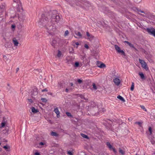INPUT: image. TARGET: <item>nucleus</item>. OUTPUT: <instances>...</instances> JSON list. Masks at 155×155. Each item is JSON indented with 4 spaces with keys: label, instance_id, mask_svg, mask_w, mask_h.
Returning <instances> with one entry per match:
<instances>
[{
    "label": "nucleus",
    "instance_id": "nucleus-1",
    "mask_svg": "<svg viewBox=\"0 0 155 155\" xmlns=\"http://www.w3.org/2000/svg\"><path fill=\"white\" fill-rule=\"evenodd\" d=\"M61 17L57 15L56 11H50L42 15L38 22L39 25L40 27L44 26L47 32L49 34H51L52 31L55 29L56 23H58Z\"/></svg>",
    "mask_w": 155,
    "mask_h": 155
},
{
    "label": "nucleus",
    "instance_id": "nucleus-2",
    "mask_svg": "<svg viewBox=\"0 0 155 155\" xmlns=\"http://www.w3.org/2000/svg\"><path fill=\"white\" fill-rule=\"evenodd\" d=\"M149 34L155 37V29L152 27L150 28H147L146 30Z\"/></svg>",
    "mask_w": 155,
    "mask_h": 155
},
{
    "label": "nucleus",
    "instance_id": "nucleus-3",
    "mask_svg": "<svg viewBox=\"0 0 155 155\" xmlns=\"http://www.w3.org/2000/svg\"><path fill=\"white\" fill-rule=\"evenodd\" d=\"M115 48L116 50L119 53H121L122 55H123L125 56L126 55L125 53L122 50L120 49V48L117 45H115Z\"/></svg>",
    "mask_w": 155,
    "mask_h": 155
},
{
    "label": "nucleus",
    "instance_id": "nucleus-4",
    "mask_svg": "<svg viewBox=\"0 0 155 155\" xmlns=\"http://www.w3.org/2000/svg\"><path fill=\"white\" fill-rule=\"evenodd\" d=\"M106 144L110 150H112L115 153L117 152L115 149L112 146L109 142H107Z\"/></svg>",
    "mask_w": 155,
    "mask_h": 155
},
{
    "label": "nucleus",
    "instance_id": "nucleus-5",
    "mask_svg": "<svg viewBox=\"0 0 155 155\" xmlns=\"http://www.w3.org/2000/svg\"><path fill=\"white\" fill-rule=\"evenodd\" d=\"M145 15H146L145 16L148 18L150 19H154L155 18V16L150 13L146 12Z\"/></svg>",
    "mask_w": 155,
    "mask_h": 155
},
{
    "label": "nucleus",
    "instance_id": "nucleus-6",
    "mask_svg": "<svg viewBox=\"0 0 155 155\" xmlns=\"http://www.w3.org/2000/svg\"><path fill=\"white\" fill-rule=\"evenodd\" d=\"M107 15L109 17H111L112 18H115L116 16L115 13L110 11H109L108 12Z\"/></svg>",
    "mask_w": 155,
    "mask_h": 155
},
{
    "label": "nucleus",
    "instance_id": "nucleus-7",
    "mask_svg": "<svg viewBox=\"0 0 155 155\" xmlns=\"http://www.w3.org/2000/svg\"><path fill=\"white\" fill-rule=\"evenodd\" d=\"M86 35L88 37V39L91 41L94 39V36L92 35H90L88 32H86Z\"/></svg>",
    "mask_w": 155,
    "mask_h": 155
},
{
    "label": "nucleus",
    "instance_id": "nucleus-8",
    "mask_svg": "<svg viewBox=\"0 0 155 155\" xmlns=\"http://www.w3.org/2000/svg\"><path fill=\"white\" fill-rule=\"evenodd\" d=\"M140 63L143 65H144L143 68L145 69H146L147 68V65L145 61L141 59H139V60Z\"/></svg>",
    "mask_w": 155,
    "mask_h": 155
},
{
    "label": "nucleus",
    "instance_id": "nucleus-9",
    "mask_svg": "<svg viewBox=\"0 0 155 155\" xmlns=\"http://www.w3.org/2000/svg\"><path fill=\"white\" fill-rule=\"evenodd\" d=\"M5 46L6 48H11L12 46V44L10 42H7L5 45Z\"/></svg>",
    "mask_w": 155,
    "mask_h": 155
},
{
    "label": "nucleus",
    "instance_id": "nucleus-10",
    "mask_svg": "<svg viewBox=\"0 0 155 155\" xmlns=\"http://www.w3.org/2000/svg\"><path fill=\"white\" fill-rule=\"evenodd\" d=\"M114 82L116 85H118L120 83V81L119 79L116 78L114 79Z\"/></svg>",
    "mask_w": 155,
    "mask_h": 155
},
{
    "label": "nucleus",
    "instance_id": "nucleus-11",
    "mask_svg": "<svg viewBox=\"0 0 155 155\" xmlns=\"http://www.w3.org/2000/svg\"><path fill=\"white\" fill-rule=\"evenodd\" d=\"M31 94L32 95H36L38 94L37 89L36 88H35L33 90V91H31Z\"/></svg>",
    "mask_w": 155,
    "mask_h": 155
},
{
    "label": "nucleus",
    "instance_id": "nucleus-12",
    "mask_svg": "<svg viewBox=\"0 0 155 155\" xmlns=\"http://www.w3.org/2000/svg\"><path fill=\"white\" fill-rule=\"evenodd\" d=\"M130 47L132 48L133 50L136 52H138V50L134 46V45L131 43L129 45Z\"/></svg>",
    "mask_w": 155,
    "mask_h": 155
},
{
    "label": "nucleus",
    "instance_id": "nucleus-13",
    "mask_svg": "<svg viewBox=\"0 0 155 155\" xmlns=\"http://www.w3.org/2000/svg\"><path fill=\"white\" fill-rule=\"evenodd\" d=\"M54 111L56 114L57 117H58L59 116H60L59 114L60 112L58 110V108L57 107L56 108H55L54 110Z\"/></svg>",
    "mask_w": 155,
    "mask_h": 155
},
{
    "label": "nucleus",
    "instance_id": "nucleus-14",
    "mask_svg": "<svg viewBox=\"0 0 155 155\" xmlns=\"http://www.w3.org/2000/svg\"><path fill=\"white\" fill-rule=\"evenodd\" d=\"M57 43V42L56 40H53L51 42V44L53 47L54 48H55V46H56Z\"/></svg>",
    "mask_w": 155,
    "mask_h": 155
},
{
    "label": "nucleus",
    "instance_id": "nucleus-15",
    "mask_svg": "<svg viewBox=\"0 0 155 155\" xmlns=\"http://www.w3.org/2000/svg\"><path fill=\"white\" fill-rule=\"evenodd\" d=\"M31 110L32 112L34 114H35L38 112V109H35L34 107H31Z\"/></svg>",
    "mask_w": 155,
    "mask_h": 155
},
{
    "label": "nucleus",
    "instance_id": "nucleus-16",
    "mask_svg": "<svg viewBox=\"0 0 155 155\" xmlns=\"http://www.w3.org/2000/svg\"><path fill=\"white\" fill-rule=\"evenodd\" d=\"M75 34L76 35L78 36L80 38H81L82 37V35L79 31H75Z\"/></svg>",
    "mask_w": 155,
    "mask_h": 155
},
{
    "label": "nucleus",
    "instance_id": "nucleus-17",
    "mask_svg": "<svg viewBox=\"0 0 155 155\" xmlns=\"http://www.w3.org/2000/svg\"><path fill=\"white\" fill-rule=\"evenodd\" d=\"M139 74L141 78L142 79H145V78L142 72H139Z\"/></svg>",
    "mask_w": 155,
    "mask_h": 155
},
{
    "label": "nucleus",
    "instance_id": "nucleus-18",
    "mask_svg": "<svg viewBox=\"0 0 155 155\" xmlns=\"http://www.w3.org/2000/svg\"><path fill=\"white\" fill-rule=\"evenodd\" d=\"M3 59L5 61L9 62L10 61V60L8 58H7V56L5 55L3 56Z\"/></svg>",
    "mask_w": 155,
    "mask_h": 155
},
{
    "label": "nucleus",
    "instance_id": "nucleus-19",
    "mask_svg": "<svg viewBox=\"0 0 155 155\" xmlns=\"http://www.w3.org/2000/svg\"><path fill=\"white\" fill-rule=\"evenodd\" d=\"M3 148L5 149V150L7 151H9L10 150V147L8 145H6V146H4L3 147Z\"/></svg>",
    "mask_w": 155,
    "mask_h": 155
},
{
    "label": "nucleus",
    "instance_id": "nucleus-20",
    "mask_svg": "<svg viewBox=\"0 0 155 155\" xmlns=\"http://www.w3.org/2000/svg\"><path fill=\"white\" fill-rule=\"evenodd\" d=\"M117 98L123 102H125V100L124 98L120 95H118L117 96Z\"/></svg>",
    "mask_w": 155,
    "mask_h": 155
},
{
    "label": "nucleus",
    "instance_id": "nucleus-21",
    "mask_svg": "<svg viewBox=\"0 0 155 155\" xmlns=\"http://www.w3.org/2000/svg\"><path fill=\"white\" fill-rule=\"evenodd\" d=\"M137 11H138V14L139 15H141L143 16H145V15H143L141 14H140L139 13V12L143 13H144V14H146V12H145L144 11H142L141 10H140V9L137 10Z\"/></svg>",
    "mask_w": 155,
    "mask_h": 155
},
{
    "label": "nucleus",
    "instance_id": "nucleus-22",
    "mask_svg": "<svg viewBox=\"0 0 155 155\" xmlns=\"http://www.w3.org/2000/svg\"><path fill=\"white\" fill-rule=\"evenodd\" d=\"M66 114L67 115L68 117L70 118L73 117V116L72 115H71V113L70 112H66Z\"/></svg>",
    "mask_w": 155,
    "mask_h": 155
},
{
    "label": "nucleus",
    "instance_id": "nucleus-23",
    "mask_svg": "<svg viewBox=\"0 0 155 155\" xmlns=\"http://www.w3.org/2000/svg\"><path fill=\"white\" fill-rule=\"evenodd\" d=\"M97 66L98 67L101 68H103L106 67L105 65L103 63H101L100 65H98Z\"/></svg>",
    "mask_w": 155,
    "mask_h": 155
},
{
    "label": "nucleus",
    "instance_id": "nucleus-24",
    "mask_svg": "<svg viewBox=\"0 0 155 155\" xmlns=\"http://www.w3.org/2000/svg\"><path fill=\"white\" fill-rule=\"evenodd\" d=\"M13 42L15 46H17L18 44V41L16 40H13Z\"/></svg>",
    "mask_w": 155,
    "mask_h": 155
},
{
    "label": "nucleus",
    "instance_id": "nucleus-25",
    "mask_svg": "<svg viewBox=\"0 0 155 155\" xmlns=\"http://www.w3.org/2000/svg\"><path fill=\"white\" fill-rule=\"evenodd\" d=\"M119 152L122 155H124L125 154V152L121 148H119Z\"/></svg>",
    "mask_w": 155,
    "mask_h": 155
},
{
    "label": "nucleus",
    "instance_id": "nucleus-26",
    "mask_svg": "<svg viewBox=\"0 0 155 155\" xmlns=\"http://www.w3.org/2000/svg\"><path fill=\"white\" fill-rule=\"evenodd\" d=\"M51 134L52 136H54L55 137H58V134L55 132L52 131L51 132Z\"/></svg>",
    "mask_w": 155,
    "mask_h": 155
},
{
    "label": "nucleus",
    "instance_id": "nucleus-27",
    "mask_svg": "<svg viewBox=\"0 0 155 155\" xmlns=\"http://www.w3.org/2000/svg\"><path fill=\"white\" fill-rule=\"evenodd\" d=\"M14 2H16L18 3V5L19 6V5L18 4V3H19V4L21 6V3L20 2V0H13Z\"/></svg>",
    "mask_w": 155,
    "mask_h": 155
},
{
    "label": "nucleus",
    "instance_id": "nucleus-28",
    "mask_svg": "<svg viewBox=\"0 0 155 155\" xmlns=\"http://www.w3.org/2000/svg\"><path fill=\"white\" fill-rule=\"evenodd\" d=\"M81 136L82 137H83L84 138H86L87 139H88L89 138L88 137V136L85 134H81Z\"/></svg>",
    "mask_w": 155,
    "mask_h": 155
},
{
    "label": "nucleus",
    "instance_id": "nucleus-29",
    "mask_svg": "<svg viewBox=\"0 0 155 155\" xmlns=\"http://www.w3.org/2000/svg\"><path fill=\"white\" fill-rule=\"evenodd\" d=\"M147 57L148 60H149V59L151 60V58L152 57V55L151 54H148L147 55Z\"/></svg>",
    "mask_w": 155,
    "mask_h": 155
},
{
    "label": "nucleus",
    "instance_id": "nucleus-30",
    "mask_svg": "<svg viewBox=\"0 0 155 155\" xmlns=\"http://www.w3.org/2000/svg\"><path fill=\"white\" fill-rule=\"evenodd\" d=\"M79 64L78 62H76L75 63L74 67L76 68H77L79 66Z\"/></svg>",
    "mask_w": 155,
    "mask_h": 155
},
{
    "label": "nucleus",
    "instance_id": "nucleus-31",
    "mask_svg": "<svg viewBox=\"0 0 155 155\" xmlns=\"http://www.w3.org/2000/svg\"><path fill=\"white\" fill-rule=\"evenodd\" d=\"M134 83L132 82V85L130 87V90L131 91H133L134 89Z\"/></svg>",
    "mask_w": 155,
    "mask_h": 155
},
{
    "label": "nucleus",
    "instance_id": "nucleus-32",
    "mask_svg": "<svg viewBox=\"0 0 155 155\" xmlns=\"http://www.w3.org/2000/svg\"><path fill=\"white\" fill-rule=\"evenodd\" d=\"M41 100L43 102L45 103H46L47 101V100L45 98H41Z\"/></svg>",
    "mask_w": 155,
    "mask_h": 155
},
{
    "label": "nucleus",
    "instance_id": "nucleus-33",
    "mask_svg": "<svg viewBox=\"0 0 155 155\" xmlns=\"http://www.w3.org/2000/svg\"><path fill=\"white\" fill-rule=\"evenodd\" d=\"M92 85H93V87L94 90H96L97 89V86L96 85L95 83H93V84H92Z\"/></svg>",
    "mask_w": 155,
    "mask_h": 155
},
{
    "label": "nucleus",
    "instance_id": "nucleus-34",
    "mask_svg": "<svg viewBox=\"0 0 155 155\" xmlns=\"http://www.w3.org/2000/svg\"><path fill=\"white\" fill-rule=\"evenodd\" d=\"M61 51H60L58 50V54H57V56L59 58L61 56Z\"/></svg>",
    "mask_w": 155,
    "mask_h": 155
},
{
    "label": "nucleus",
    "instance_id": "nucleus-35",
    "mask_svg": "<svg viewBox=\"0 0 155 155\" xmlns=\"http://www.w3.org/2000/svg\"><path fill=\"white\" fill-rule=\"evenodd\" d=\"M150 133V135H151L152 134V129L151 127H149L148 129Z\"/></svg>",
    "mask_w": 155,
    "mask_h": 155
},
{
    "label": "nucleus",
    "instance_id": "nucleus-36",
    "mask_svg": "<svg viewBox=\"0 0 155 155\" xmlns=\"http://www.w3.org/2000/svg\"><path fill=\"white\" fill-rule=\"evenodd\" d=\"M140 107L143 110L146 111H147V109H146V108H145V107L144 106L140 105Z\"/></svg>",
    "mask_w": 155,
    "mask_h": 155
},
{
    "label": "nucleus",
    "instance_id": "nucleus-37",
    "mask_svg": "<svg viewBox=\"0 0 155 155\" xmlns=\"http://www.w3.org/2000/svg\"><path fill=\"white\" fill-rule=\"evenodd\" d=\"M69 34V31L68 30H66L65 31L64 36H67Z\"/></svg>",
    "mask_w": 155,
    "mask_h": 155
},
{
    "label": "nucleus",
    "instance_id": "nucleus-38",
    "mask_svg": "<svg viewBox=\"0 0 155 155\" xmlns=\"http://www.w3.org/2000/svg\"><path fill=\"white\" fill-rule=\"evenodd\" d=\"M77 82H78V83L80 84L82 82V80L80 79H78Z\"/></svg>",
    "mask_w": 155,
    "mask_h": 155
},
{
    "label": "nucleus",
    "instance_id": "nucleus-39",
    "mask_svg": "<svg viewBox=\"0 0 155 155\" xmlns=\"http://www.w3.org/2000/svg\"><path fill=\"white\" fill-rule=\"evenodd\" d=\"M135 124H138L140 126H141L142 123L140 122H136Z\"/></svg>",
    "mask_w": 155,
    "mask_h": 155
},
{
    "label": "nucleus",
    "instance_id": "nucleus-40",
    "mask_svg": "<svg viewBox=\"0 0 155 155\" xmlns=\"http://www.w3.org/2000/svg\"><path fill=\"white\" fill-rule=\"evenodd\" d=\"M25 18V16H23L22 18H21V17H19V19L20 21H23L24 20Z\"/></svg>",
    "mask_w": 155,
    "mask_h": 155
},
{
    "label": "nucleus",
    "instance_id": "nucleus-41",
    "mask_svg": "<svg viewBox=\"0 0 155 155\" xmlns=\"http://www.w3.org/2000/svg\"><path fill=\"white\" fill-rule=\"evenodd\" d=\"M67 153L69 155H73V153L70 151H68Z\"/></svg>",
    "mask_w": 155,
    "mask_h": 155
},
{
    "label": "nucleus",
    "instance_id": "nucleus-42",
    "mask_svg": "<svg viewBox=\"0 0 155 155\" xmlns=\"http://www.w3.org/2000/svg\"><path fill=\"white\" fill-rule=\"evenodd\" d=\"M1 126L2 127H3L5 126V122H2L1 123Z\"/></svg>",
    "mask_w": 155,
    "mask_h": 155
},
{
    "label": "nucleus",
    "instance_id": "nucleus-43",
    "mask_svg": "<svg viewBox=\"0 0 155 155\" xmlns=\"http://www.w3.org/2000/svg\"><path fill=\"white\" fill-rule=\"evenodd\" d=\"M84 47L87 48V49H88L89 48V47L88 45L87 44H85L84 45Z\"/></svg>",
    "mask_w": 155,
    "mask_h": 155
},
{
    "label": "nucleus",
    "instance_id": "nucleus-44",
    "mask_svg": "<svg viewBox=\"0 0 155 155\" xmlns=\"http://www.w3.org/2000/svg\"><path fill=\"white\" fill-rule=\"evenodd\" d=\"M45 143L43 142H41L39 143V145L41 146H43L44 145Z\"/></svg>",
    "mask_w": 155,
    "mask_h": 155
},
{
    "label": "nucleus",
    "instance_id": "nucleus-45",
    "mask_svg": "<svg viewBox=\"0 0 155 155\" xmlns=\"http://www.w3.org/2000/svg\"><path fill=\"white\" fill-rule=\"evenodd\" d=\"M102 111H101V110H100L99 111V112L100 113H102V112H104V111H105V109L104 108H103L102 109Z\"/></svg>",
    "mask_w": 155,
    "mask_h": 155
},
{
    "label": "nucleus",
    "instance_id": "nucleus-46",
    "mask_svg": "<svg viewBox=\"0 0 155 155\" xmlns=\"http://www.w3.org/2000/svg\"><path fill=\"white\" fill-rule=\"evenodd\" d=\"M28 101L29 102H30L31 103H32L33 101L31 99H28Z\"/></svg>",
    "mask_w": 155,
    "mask_h": 155
},
{
    "label": "nucleus",
    "instance_id": "nucleus-47",
    "mask_svg": "<svg viewBox=\"0 0 155 155\" xmlns=\"http://www.w3.org/2000/svg\"><path fill=\"white\" fill-rule=\"evenodd\" d=\"M11 28L12 29H15V26L14 25H12L11 26Z\"/></svg>",
    "mask_w": 155,
    "mask_h": 155
},
{
    "label": "nucleus",
    "instance_id": "nucleus-48",
    "mask_svg": "<svg viewBox=\"0 0 155 155\" xmlns=\"http://www.w3.org/2000/svg\"><path fill=\"white\" fill-rule=\"evenodd\" d=\"M75 44L77 45L76 48H78V46L79 45H80L79 43H78V42H76L75 43Z\"/></svg>",
    "mask_w": 155,
    "mask_h": 155
},
{
    "label": "nucleus",
    "instance_id": "nucleus-49",
    "mask_svg": "<svg viewBox=\"0 0 155 155\" xmlns=\"http://www.w3.org/2000/svg\"><path fill=\"white\" fill-rule=\"evenodd\" d=\"M35 155H40V154L39 153L36 152L35 153Z\"/></svg>",
    "mask_w": 155,
    "mask_h": 155
},
{
    "label": "nucleus",
    "instance_id": "nucleus-50",
    "mask_svg": "<svg viewBox=\"0 0 155 155\" xmlns=\"http://www.w3.org/2000/svg\"><path fill=\"white\" fill-rule=\"evenodd\" d=\"M47 91H48V90L47 88H45V89H44L42 90V92Z\"/></svg>",
    "mask_w": 155,
    "mask_h": 155
},
{
    "label": "nucleus",
    "instance_id": "nucleus-51",
    "mask_svg": "<svg viewBox=\"0 0 155 155\" xmlns=\"http://www.w3.org/2000/svg\"><path fill=\"white\" fill-rule=\"evenodd\" d=\"M73 88H68L69 91H72Z\"/></svg>",
    "mask_w": 155,
    "mask_h": 155
},
{
    "label": "nucleus",
    "instance_id": "nucleus-52",
    "mask_svg": "<svg viewBox=\"0 0 155 155\" xmlns=\"http://www.w3.org/2000/svg\"><path fill=\"white\" fill-rule=\"evenodd\" d=\"M69 91V89L66 88L65 89V92L67 93H68V91Z\"/></svg>",
    "mask_w": 155,
    "mask_h": 155
},
{
    "label": "nucleus",
    "instance_id": "nucleus-53",
    "mask_svg": "<svg viewBox=\"0 0 155 155\" xmlns=\"http://www.w3.org/2000/svg\"><path fill=\"white\" fill-rule=\"evenodd\" d=\"M125 42L127 43L128 45H130V42L128 41H125Z\"/></svg>",
    "mask_w": 155,
    "mask_h": 155
},
{
    "label": "nucleus",
    "instance_id": "nucleus-54",
    "mask_svg": "<svg viewBox=\"0 0 155 155\" xmlns=\"http://www.w3.org/2000/svg\"><path fill=\"white\" fill-rule=\"evenodd\" d=\"M70 85L71 87H74V84H73L72 83H70Z\"/></svg>",
    "mask_w": 155,
    "mask_h": 155
},
{
    "label": "nucleus",
    "instance_id": "nucleus-55",
    "mask_svg": "<svg viewBox=\"0 0 155 155\" xmlns=\"http://www.w3.org/2000/svg\"><path fill=\"white\" fill-rule=\"evenodd\" d=\"M19 68H16V73L17 72L19 71Z\"/></svg>",
    "mask_w": 155,
    "mask_h": 155
},
{
    "label": "nucleus",
    "instance_id": "nucleus-56",
    "mask_svg": "<svg viewBox=\"0 0 155 155\" xmlns=\"http://www.w3.org/2000/svg\"><path fill=\"white\" fill-rule=\"evenodd\" d=\"M81 98L82 99V98H84V97L83 96V95H81Z\"/></svg>",
    "mask_w": 155,
    "mask_h": 155
},
{
    "label": "nucleus",
    "instance_id": "nucleus-57",
    "mask_svg": "<svg viewBox=\"0 0 155 155\" xmlns=\"http://www.w3.org/2000/svg\"><path fill=\"white\" fill-rule=\"evenodd\" d=\"M82 154H83V155H87L86 154H85V153H82Z\"/></svg>",
    "mask_w": 155,
    "mask_h": 155
},
{
    "label": "nucleus",
    "instance_id": "nucleus-58",
    "mask_svg": "<svg viewBox=\"0 0 155 155\" xmlns=\"http://www.w3.org/2000/svg\"><path fill=\"white\" fill-rule=\"evenodd\" d=\"M111 1L114 2L116 1V0H111Z\"/></svg>",
    "mask_w": 155,
    "mask_h": 155
},
{
    "label": "nucleus",
    "instance_id": "nucleus-59",
    "mask_svg": "<svg viewBox=\"0 0 155 155\" xmlns=\"http://www.w3.org/2000/svg\"><path fill=\"white\" fill-rule=\"evenodd\" d=\"M71 62V61H68V63H69V62Z\"/></svg>",
    "mask_w": 155,
    "mask_h": 155
},
{
    "label": "nucleus",
    "instance_id": "nucleus-60",
    "mask_svg": "<svg viewBox=\"0 0 155 155\" xmlns=\"http://www.w3.org/2000/svg\"><path fill=\"white\" fill-rule=\"evenodd\" d=\"M74 37H75L76 38H77V37H75V36H74Z\"/></svg>",
    "mask_w": 155,
    "mask_h": 155
},
{
    "label": "nucleus",
    "instance_id": "nucleus-61",
    "mask_svg": "<svg viewBox=\"0 0 155 155\" xmlns=\"http://www.w3.org/2000/svg\"><path fill=\"white\" fill-rule=\"evenodd\" d=\"M5 142H7V140H5Z\"/></svg>",
    "mask_w": 155,
    "mask_h": 155
},
{
    "label": "nucleus",
    "instance_id": "nucleus-62",
    "mask_svg": "<svg viewBox=\"0 0 155 155\" xmlns=\"http://www.w3.org/2000/svg\"><path fill=\"white\" fill-rule=\"evenodd\" d=\"M1 143H0V145H1Z\"/></svg>",
    "mask_w": 155,
    "mask_h": 155
},
{
    "label": "nucleus",
    "instance_id": "nucleus-63",
    "mask_svg": "<svg viewBox=\"0 0 155 155\" xmlns=\"http://www.w3.org/2000/svg\"><path fill=\"white\" fill-rule=\"evenodd\" d=\"M2 0H1V1H2Z\"/></svg>",
    "mask_w": 155,
    "mask_h": 155
}]
</instances>
